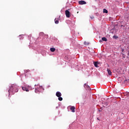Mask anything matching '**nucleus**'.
I'll return each mask as SVG.
<instances>
[{"mask_svg":"<svg viewBox=\"0 0 129 129\" xmlns=\"http://www.w3.org/2000/svg\"><path fill=\"white\" fill-rule=\"evenodd\" d=\"M18 85H13L10 87V88L9 89V90H8L9 92V96L10 95H12L13 94H15L16 92H18L19 91V90L18 89Z\"/></svg>","mask_w":129,"mask_h":129,"instance_id":"1","label":"nucleus"},{"mask_svg":"<svg viewBox=\"0 0 129 129\" xmlns=\"http://www.w3.org/2000/svg\"><path fill=\"white\" fill-rule=\"evenodd\" d=\"M65 14L67 18H69L70 17V12L68 10L65 11Z\"/></svg>","mask_w":129,"mask_h":129,"instance_id":"2","label":"nucleus"},{"mask_svg":"<svg viewBox=\"0 0 129 129\" xmlns=\"http://www.w3.org/2000/svg\"><path fill=\"white\" fill-rule=\"evenodd\" d=\"M56 96H57V97H61V96H62V94L60 92H56Z\"/></svg>","mask_w":129,"mask_h":129,"instance_id":"3","label":"nucleus"},{"mask_svg":"<svg viewBox=\"0 0 129 129\" xmlns=\"http://www.w3.org/2000/svg\"><path fill=\"white\" fill-rule=\"evenodd\" d=\"M22 88L24 91H26L27 92H29V89H27L26 87H22Z\"/></svg>","mask_w":129,"mask_h":129,"instance_id":"4","label":"nucleus"},{"mask_svg":"<svg viewBox=\"0 0 129 129\" xmlns=\"http://www.w3.org/2000/svg\"><path fill=\"white\" fill-rule=\"evenodd\" d=\"M79 5H86V2L84 1H81L79 2Z\"/></svg>","mask_w":129,"mask_h":129,"instance_id":"5","label":"nucleus"},{"mask_svg":"<svg viewBox=\"0 0 129 129\" xmlns=\"http://www.w3.org/2000/svg\"><path fill=\"white\" fill-rule=\"evenodd\" d=\"M71 110L72 111V112H75V107L72 106L71 107Z\"/></svg>","mask_w":129,"mask_h":129,"instance_id":"6","label":"nucleus"},{"mask_svg":"<svg viewBox=\"0 0 129 129\" xmlns=\"http://www.w3.org/2000/svg\"><path fill=\"white\" fill-rule=\"evenodd\" d=\"M107 71L108 74L109 75H112V73L111 72V71H110V70L107 69Z\"/></svg>","mask_w":129,"mask_h":129,"instance_id":"7","label":"nucleus"},{"mask_svg":"<svg viewBox=\"0 0 129 129\" xmlns=\"http://www.w3.org/2000/svg\"><path fill=\"white\" fill-rule=\"evenodd\" d=\"M51 52H55V51H56V48H54V47H51L50 49Z\"/></svg>","mask_w":129,"mask_h":129,"instance_id":"8","label":"nucleus"},{"mask_svg":"<svg viewBox=\"0 0 129 129\" xmlns=\"http://www.w3.org/2000/svg\"><path fill=\"white\" fill-rule=\"evenodd\" d=\"M55 24H59V20L57 19H54Z\"/></svg>","mask_w":129,"mask_h":129,"instance_id":"9","label":"nucleus"},{"mask_svg":"<svg viewBox=\"0 0 129 129\" xmlns=\"http://www.w3.org/2000/svg\"><path fill=\"white\" fill-rule=\"evenodd\" d=\"M102 41H104L105 42H106V41H107V39L106 37H102Z\"/></svg>","mask_w":129,"mask_h":129,"instance_id":"10","label":"nucleus"},{"mask_svg":"<svg viewBox=\"0 0 129 129\" xmlns=\"http://www.w3.org/2000/svg\"><path fill=\"white\" fill-rule=\"evenodd\" d=\"M103 13H104L105 14H107L108 13V11H107V10L105 9H103Z\"/></svg>","mask_w":129,"mask_h":129,"instance_id":"11","label":"nucleus"},{"mask_svg":"<svg viewBox=\"0 0 129 129\" xmlns=\"http://www.w3.org/2000/svg\"><path fill=\"white\" fill-rule=\"evenodd\" d=\"M58 100H59V101H62V100H63V98L58 97Z\"/></svg>","mask_w":129,"mask_h":129,"instance_id":"12","label":"nucleus"},{"mask_svg":"<svg viewBox=\"0 0 129 129\" xmlns=\"http://www.w3.org/2000/svg\"><path fill=\"white\" fill-rule=\"evenodd\" d=\"M94 64L95 67H97V65H98L97 62H95Z\"/></svg>","mask_w":129,"mask_h":129,"instance_id":"13","label":"nucleus"},{"mask_svg":"<svg viewBox=\"0 0 129 129\" xmlns=\"http://www.w3.org/2000/svg\"><path fill=\"white\" fill-rule=\"evenodd\" d=\"M118 38V37H117V36H116V35H114L113 36V39H117Z\"/></svg>","mask_w":129,"mask_h":129,"instance_id":"14","label":"nucleus"},{"mask_svg":"<svg viewBox=\"0 0 129 129\" xmlns=\"http://www.w3.org/2000/svg\"><path fill=\"white\" fill-rule=\"evenodd\" d=\"M84 44H85V45H89V42H87L85 41V42H84Z\"/></svg>","mask_w":129,"mask_h":129,"instance_id":"15","label":"nucleus"},{"mask_svg":"<svg viewBox=\"0 0 129 129\" xmlns=\"http://www.w3.org/2000/svg\"><path fill=\"white\" fill-rule=\"evenodd\" d=\"M91 19L92 20H93V19H94V17H93V16L91 17Z\"/></svg>","mask_w":129,"mask_h":129,"instance_id":"16","label":"nucleus"},{"mask_svg":"<svg viewBox=\"0 0 129 129\" xmlns=\"http://www.w3.org/2000/svg\"><path fill=\"white\" fill-rule=\"evenodd\" d=\"M84 87L85 88V86H86V84H85L84 85Z\"/></svg>","mask_w":129,"mask_h":129,"instance_id":"17","label":"nucleus"},{"mask_svg":"<svg viewBox=\"0 0 129 129\" xmlns=\"http://www.w3.org/2000/svg\"><path fill=\"white\" fill-rule=\"evenodd\" d=\"M127 55L129 56V52L127 53Z\"/></svg>","mask_w":129,"mask_h":129,"instance_id":"18","label":"nucleus"},{"mask_svg":"<svg viewBox=\"0 0 129 129\" xmlns=\"http://www.w3.org/2000/svg\"><path fill=\"white\" fill-rule=\"evenodd\" d=\"M100 42H102V40H100Z\"/></svg>","mask_w":129,"mask_h":129,"instance_id":"19","label":"nucleus"},{"mask_svg":"<svg viewBox=\"0 0 129 129\" xmlns=\"http://www.w3.org/2000/svg\"><path fill=\"white\" fill-rule=\"evenodd\" d=\"M87 87H89V86H87Z\"/></svg>","mask_w":129,"mask_h":129,"instance_id":"20","label":"nucleus"},{"mask_svg":"<svg viewBox=\"0 0 129 129\" xmlns=\"http://www.w3.org/2000/svg\"><path fill=\"white\" fill-rule=\"evenodd\" d=\"M99 111H101V110H99Z\"/></svg>","mask_w":129,"mask_h":129,"instance_id":"21","label":"nucleus"},{"mask_svg":"<svg viewBox=\"0 0 129 129\" xmlns=\"http://www.w3.org/2000/svg\"><path fill=\"white\" fill-rule=\"evenodd\" d=\"M122 51H123V49H122Z\"/></svg>","mask_w":129,"mask_h":129,"instance_id":"22","label":"nucleus"},{"mask_svg":"<svg viewBox=\"0 0 129 129\" xmlns=\"http://www.w3.org/2000/svg\"><path fill=\"white\" fill-rule=\"evenodd\" d=\"M123 26L122 25H121V27H122Z\"/></svg>","mask_w":129,"mask_h":129,"instance_id":"23","label":"nucleus"}]
</instances>
